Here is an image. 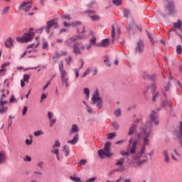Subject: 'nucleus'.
Masks as SVG:
<instances>
[{"mask_svg": "<svg viewBox=\"0 0 182 182\" xmlns=\"http://www.w3.org/2000/svg\"><path fill=\"white\" fill-rule=\"evenodd\" d=\"M159 124V114L156 111H152L149 115L147 122L145 126L140 128V133L137 134V137L139 140H143V146L141 150L134 156V160H139L143 157L146 151V146H149L150 139L149 137L151 136V128L153 126Z\"/></svg>", "mask_w": 182, "mask_h": 182, "instance_id": "nucleus-1", "label": "nucleus"}, {"mask_svg": "<svg viewBox=\"0 0 182 182\" xmlns=\"http://www.w3.org/2000/svg\"><path fill=\"white\" fill-rule=\"evenodd\" d=\"M110 147H112V143L110 141L105 143L104 149H100L97 151L99 157L101 159H105V157H112L113 153L110 151Z\"/></svg>", "mask_w": 182, "mask_h": 182, "instance_id": "nucleus-2", "label": "nucleus"}, {"mask_svg": "<svg viewBox=\"0 0 182 182\" xmlns=\"http://www.w3.org/2000/svg\"><path fill=\"white\" fill-rule=\"evenodd\" d=\"M32 31H33V28H30L29 33H24L21 37H17V42H20L21 43H28V42H32L35 35V33Z\"/></svg>", "mask_w": 182, "mask_h": 182, "instance_id": "nucleus-3", "label": "nucleus"}, {"mask_svg": "<svg viewBox=\"0 0 182 182\" xmlns=\"http://www.w3.org/2000/svg\"><path fill=\"white\" fill-rule=\"evenodd\" d=\"M58 26V21L53 19L47 22V26L46 28L42 27L40 29L37 30V32H38V33H42V31L43 29H46V33H49V32H50L51 28H54V29H56Z\"/></svg>", "mask_w": 182, "mask_h": 182, "instance_id": "nucleus-4", "label": "nucleus"}, {"mask_svg": "<svg viewBox=\"0 0 182 182\" xmlns=\"http://www.w3.org/2000/svg\"><path fill=\"white\" fill-rule=\"evenodd\" d=\"M92 105H96L97 103V109H102V107H103V100H102V97H100L99 91H96L95 93L93 95L92 97Z\"/></svg>", "mask_w": 182, "mask_h": 182, "instance_id": "nucleus-5", "label": "nucleus"}, {"mask_svg": "<svg viewBox=\"0 0 182 182\" xmlns=\"http://www.w3.org/2000/svg\"><path fill=\"white\" fill-rule=\"evenodd\" d=\"M82 39H83L82 36H73V37L67 39L65 41V45H66V46H68V48H72V46L73 47V45H75V43H77V41H82Z\"/></svg>", "mask_w": 182, "mask_h": 182, "instance_id": "nucleus-6", "label": "nucleus"}, {"mask_svg": "<svg viewBox=\"0 0 182 182\" xmlns=\"http://www.w3.org/2000/svg\"><path fill=\"white\" fill-rule=\"evenodd\" d=\"M60 73L62 83L65 85V87H69V84L68 83L69 80V75H68V72H66V70H64L60 71Z\"/></svg>", "mask_w": 182, "mask_h": 182, "instance_id": "nucleus-7", "label": "nucleus"}, {"mask_svg": "<svg viewBox=\"0 0 182 182\" xmlns=\"http://www.w3.org/2000/svg\"><path fill=\"white\" fill-rule=\"evenodd\" d=\"M19 9L25 12H29L32 9V1L23 2L19 6Z\"/></svg>", "mask_w": 182, "mask_h": 182, "instance_id": "nucleus-8", "label": "nucleus"}, {"mask_svg": "<svg viewBox=\"0 0 182 182\" xmlns=\"http://www.w3.org/2000/svg\"><path fill=\"white\" fill-rule=\"evenodd\" d=\"M85 14H87L88 16L91 18L92 21H99V19H100V17L96 15L95 11H85Z\"/></svg>", "mask_w": 182, "mask_h": 182, "instance_id": "nucleus-9", "label": "nucleus"}, {"mask_svg": "<svg viewBox=\"0 0 182 182\" xmlns=\"http://www.w3.org/2000/svg\"><path fill=\"white\" fill-rule=\"evenodd\" d=\"M7 103V101H0V114H5L8 112V107L5 106Z\"/></svg>", "mask_w": 182, "mask_h": 182, "instance_id": "nucleus-10", "label": "nucleus"}, {"mask_svg": "<svg viewBox=\"0 0 182 182\" xmlns=\"http://www.w3.org/2000/svg\"><path fill=\"white\" fill-rule=\"evenodd\" d=\"M80 43H74L73 46V53L75 55H82V47H79L80 46Z\"/></svg>", "mask_w": 182, "mask_h": 182, "instance_id": "nucleus-11", "label": "nucleus"}, {"mask_svg": "<svg viewBox=\"0 0 182 182\" xmlns=\"http://www.w3.org/2000/svg\"><path fill=\"white\" fill-rule=\"evenodd\" d=\"M156 83L152 82L151 86H148L147 89H151V92H153V102H156V99H157V97L159 96L158 93H156Z\"/></svg>", "mask_w": 182, "mask_h": 182, "instance_id": "nucleus-12", "label": "nucleus"}, {"mask_svg": "<svg viewBox=\"0 0 182 182\" xmlns=\"http://www.w3.org/2000/svg\"><path fill=\"white\" fill-rule=\"evenodd\" d=\"M141 139H139V137L137 136L136 134V139L135 141H133L132 146L131 148L128 150L131 154H134L136 153V146H137V143H139V141Z\"/></svg>", "mask_w": 182, "mask_h": 182, "instance_id": "nucleus-13", "label": "nucleus"}, {"mask_svg": "<svg viewBox=\"0 0 182 182\" xmlns=\"http://www.w3.org/2000/svg\"><path fill=\"white\" fill-rule=\"evenodd\" d=\"M144 50V44L143 41H138L136 43V47L135 48V51L136 53H141Z\"/></svg>", "mask_w": 182, "mask_h": 182, "instance_id": "nucleus-14", "label": "nucleus"}, {"mask_svg": "<svg viewBox=\"0 0 182 182\" xmlns=\"http://www.w3.org/2000/svg\"><path fill=\"white\" fill-rule=\"evenodd\" d=\"M97 45L99 48H107V46L110 45V40H109V38H105L101 41V42L98 43Z\"/></svg>", "mask_w": 182, "mask_h": 182, "instance_id": "nucleus-15", "label": "nucleus"}, {"mask_svg": "<svg viewBox=\"0 0 182 182\" xmlns=\"http://www.w3.org/2000/svg\"><path fill=\"white\" fill-rule=\"evenodd\" d=\"M124 164V158H122L117 161V163L115 164V166H118V167H119V168H118L117 171H123V170H124V166H123Z\"/></svg>", "mask_w": 182, "mask_h": 182, "instance_id": "nucleus-16", "label": "nucleus"}, {"mask_svg": "<svg viewBox=\"0 0 182 182\" xmlns=\"http://www.w3.org/2000/svg\"><path fill=\"white\" fill-rule=\"evenodd\" d=\"M4 45L6 48L11 49V48H13L14 46V40L11 38H7L4 43Z\"/></svg>", "mask_w": 182, "mask_h": 182, "instance_id": "nucleus-17", "label": "nucleus"}, {"mask_svg": "<svg viewBox=\"0 0 182 182\" xmlns=\"http://www.w3.org/2000/svg\"><path fill=\"white\" fill-rule=\"evenodd\" d=\"M6 152L0 151V164H4V163H6Z\"/></svg>", "mask_w": 182, "mask_h": 182, "instance_id": "nucleus-18", "label": "nucleus"}, {"mask_svg": "<svg viewBox=\"0 0 182 182\" xmlns=\"http://www.w3.org/2000/svg\"><path fill=\"white\" fill-rule=\"evenodd\" d=\"M77 141H79V134H76L74 137L73 138L72 140H68L67 141V143L68 144H72L73 146H75V144H76V143H77Z\"/></svg>", "mask_w": 182, "mask_h": 182, "instance_id": "nucleus-19", "label": "nucleus"}, {"mask_svg": "<svg viewBox=\"0 0 182 182\" xmlns=\"http://www.w3.org/2000/svg\"><path fill=\"white\" fill-rule=\"evenodd\" d=\"M63 25L65 28H69V26H76L77 25H80V21H75L73 23H68V22L65 21L63 23Z\"/></svg>", "mask_w": 182, "mask_h": 182, "instance_id": "nucleus-20", "label": "nucleus"}, {"mask_svg": "<svg viewBox=\"0 0 182 182\" xmlns=\"http://www.w3.org/2000/svg\"><path fill=\"white\" fill-rule=\"evenodd\" d=\"M7 66H9V63H6L1 65V69L0 70V76H4L5 75V72L6 71Z\"/></svg>", "mask_w": 182, "mask_h": 182, "instance_id": "nucleus-21", "label": "nucleus"}, {"mask_svg": "<svg viewBox=\"0 0 182 182\" xmlns=\"http://www.w3.org/2000/svg\"><path fill=\"white\" fill-rule=\"evenodd\" d=\"M165 163H170V156H168V151L164 150L163 151Z\"/></svg>", "mask_w": 182, "mask_h": 182, "instance_id": "nucleus-22", "label": "nucleus"}, {"mask_svg": "<svg viewBox=\"0 0 182 182\" xmlns=\"http://www.w3.org/2000/svg\"><path fill=\"white\" fill-rule=\"evenodd\" d=\"M144 79H150V80H156V75H149L148 73H144Z\"/></svg>", "mask_w": 182, "mask_h": 182, "instance_id": "nucleus-23", "label": "nucleus"}, {"mask_svg": "<svg viewBox=\"0 0 182 182\" xmlns=\"http://www.w3.org/2000/svg\"><path fill=\"white\" fill-rule=\"evenodd\" d=\"M137 129V126L136 124H133L130 128H129V132H128V136H132L134 132H136Z\"/></svg>", "mask_w": 182, "mask_h": 182, "instance_id": "nucleus-24", "label": "nucleus"}, {"mask_svg": "<svg viewBox=\"0 0 182 182\" xmlns=\"http://www.w3.org/2000/svg\"><path fill=\"white\" fill-rule=\"evenodd\" d=\"M29 139H26V144L27 146H31L32 144V143H33V135L30 134L29 135Z\"/></svg>", "mask_w": 182, "mask_h": 182, "instance_id": "nucleus-25", "label": "nucleus"}, {"mask_svg": "<svg viewBox=\"0 0 182 182\" xmlns=\"http://www.w3.org/2000/svg\"><path fill=\"white\" fill-rule=\"evenodd\" d=\"M70 180H71V181H74V182H82V179L76 176V175L70 176Z\"/></svg>", "mask_w": 182, "mask_h": 182, "instance_id": "nucleus-26", "label": "nucleus"}, {"mask_svg": "<svg viewBox=\"0 0 182 182\" xmlns=\"http://www.w3.org/2000/svg\"><path fill=\"white\" fill-rule=\"evenodd\" d=\"M97 38L96 36H92L90 40V43L92 46H97V43H96Z\"/></svg>", "mask_w": 182, "mask_h": 182, "instance_id": "nucleus-27", "label": "nucleus"}, {"mask_svg": "<svg viewBox=\"0 0 182 182\" xmlns=\"http://www.w3.org/2000/svg\"><path fill=\"white\" fill-rule=\"evenodd\" d=\"M79 132V128L77 127V125L76 124H73L70 134L72 133H78Z\"/></svg>", "mask_w": 182, "mask_h": 182, "instance_id": "nucleus-28", "label": "nucleus"}, {"mask_svg": "<svg viewBox=\"0 0 182 182\" xmlns=\"http://www.w3.org/2000/svg\"><path fill=\"white\" fill-rule=\"evenodd\" d=\"M116 36V29L114 28V26H112V43H114V38Z\"/></svg>", "mask_w": 182, "mask_h": 182, "instance_id": "nucleus-29", "label": "nucleus"}, {"mask_svg": "<svg viewBox=\"0 0 182 182\" xmlns=\"http://www.w3.org/2000/svg\"><path fill=\"white\" fill-rule=\"evenodd\" d=\"M51 153H53V154H55L56 157H57V160L58 161H60V158L59 157V149H54V150L51 151Z\"/></svg>", "mask_w": 182, "mask_h": 182, "instance_id": "nucleus-30", "label": "nucleus"}, {"mask_svg": "<svg viewBox=\"0 0 182 182\" xmlns=\"http://www.w3.org/2000/svg\"><path fill=\"white\" fill-rule=\"evenodd\" d=\"M43 134H45V132L42 130H38L34 132L35 137H39V136H43Z\"/></svg>", "mask_w": 182, "mask_h": 182, "instance_id": "nucleus-31", "label": "nucleus"}, {"mask_svg": "<svg viewBox=\"0 0 182 182\" xmlns=\"http://www.w3.org/2000/svg\"><path fill=\"white\" fill-rule=\"evenodd\" d=\"M116 136H117L116 132H111L107 134V139L108 140H112V139H114Z\"/></svg>", "mask_w": 182, "mask_h": 182, "instance_id": "nucleus-32", "label": "nucleus"}, {"mask_svg": "<svg viewBox=\"0 0 182 182\" xmlns=\"http://www.w3.org/2000/svg\"><path fill=\"white\" fill-rule=\"evenodd\" d=\"M85 49H87V50H90V49H92V45L90 43L86 46H82L81 50H85Z\"/></svg>", "mask_w": 182, "mask_h": 182, "instance_id": "nucleus-33", "label": "nucleus"}, {"mask_svg": "<svg viewBox=\"0 0 182 182\" xmlns=\"http://www.w3.org/2000/svg\"><path fill=\"white\" fill-rule=\"evenodd\" d=\"M63 151H64L66 157H68V156H69L70 152H69V147L68 146H63Z\"/></svg>", "mask_w": 182, "mask_h": 182, "instance_id": "nucleus-34", "label": "nucleus"}, {"mask_svg": "<svg viewBox=\"0 0 182 182\" xmlns=\"http://www.w3.org/2000/svg\"><path fill=\"white\" fill-rule=\"evenodd\" d=\"M84 93L85 95H86V99L87 100V99H89L90 96V90H89V88H85L84 89Z\"/></svg>", "mask_w": 182, "mask_h": 182, "instance_id": "nucleus-35", "label": "nucleus"}, {"mask_svg": "<svg viewBox=\"0 0 182 182\" xmlns=\"http://www.w3.org/2000/svg\"><path fill=\"white\" fill-rule=\"evenodd\" d=\"M162 106L164 107H165L166 106H169V107H171V102L166 100L162 102Z\"/></svg>", "mask_w": 182, "mask_h": 182, "instance_id": "nucleus-36", "label": "nucleus"}, {"mask_svg": "<svg viewBox=\"0 0 182 182\" xmlns=\"http://www.w3.org/2000/svg\"><path fill=\"white\" fill-rule=\"evenodd\" d=\"M147 161V156H146V159H144L142 161H138L136 162V166H143V164H144V163H146Z\"/></svg>", "mask_w": 182, "mask_h": 182, "instance_id": "nucleus-37", "label": "nucleus"}, {"mask_svg": "<svg viewBox=\"0 0 182 182\" xmlns=\"http://www.w3.org/2000/svg\"><path fill=\"white\" fill-rule=\"evenodd\" d=\"M168 6H167V9H173V8H174V2L173 1H167Z\"/></svg>", "mask_w": 182, "mask_h": 182, "instance_id": "nucleus-38", "label": "nucleus"}, {"mask_svg": "<svg viewBox=\"0 0 182 182\" xmlns=\"http://www.w3.org/2000/svg\"><path fill=\"white\" fill-rule=\"evenodd\" d=\"M61 56L60 53L56 51L53 55V59L55 60V59H59Z\"/></svg>", "mask_w": 182, "mask_h": 182, "instance_id": "nucleus-39", "label": "nucleus"}, {"mask_svg": "<svg viewBox=\"0 0 182 182\" xmlns=\"http://www.w3.org/2000/svg\"><path fill=\"white\" fill-rule=\"evenodd\" d=\"M30 76L28 74H25L23 75V82H27V83H29V79H30Z\"/></svg>", "mask_w": 182, "mask_h": 182, "instance_id": "nucleus-40", "label": "nucleus"}, {"mask_svg": "<svg viewBox=\"0 0 182 182\" xmlns=\"http://www.w3.org/2000/svg\"><path fill=\"white\" fill-rule=\"evenodd\" d=\"M114 114L117 117H119L122 114V110L120 109H116L114 112Z\"/></svg>", "mask_w": 182, "mask_h": 182, "instance_id": "nucleus-41", "label": "nucleus"}, {"mask_svg": "<svg viewBox=\"0 0 182 182\" xmlns=\"http://www.w3.org/2000/svg\"><path fill=\"white\" fill-rule=\"evenodd\" d=\"M181 52H182L181 46L178 45V46H176V53H177L178 55H181Z\"/></svg>", "mask_w": 182, "mask_h": 182, "instance_id": "nucleus-42", "label": "nucleus"}, {"mask_svg": "<svg viewBox=\"0 0 182 182\" xmlns=\"http://www.w3.org/2000/svg\"><path fill=\"white\" fill-rule=\"evenodd\" d=\"M112 2L114 5H117V6L122 5V0H112Z\"/></svg>", "mask_w": 182, "mask_h": 182, "instance_id": "nucleus-43", "label": "nucleus"}, {"mask_svg": "<svg viewBox=\"0 0 182 182\" xmlns=\"http://www.w3.org/2000/svg\"><path fill=\"white\" fill-rule=\"evenodd\" d=\"M86 163H87V160L81 159L78 163V166H85V164H86Z\"/></svg>", "mask_w": 182, "mask_h": 182, "instance_id": "nucleus-44", "label": "nucleus"}, {"mask_svg": "<svg viewBox=\"0 0 182 182\" xmlns=\"http://www.w3.org/2000/svg\"><path fill=\"white\" fill-rule=\"evenodd\" d=\"M56 123V119H50V127H53Z\"/></svg>", "mask_w": 182, "mask_h": 182, "instance_id": "nucleus-45", "label": "nucleus"}, {"mask_svg": "<svg viewBox=\"0 0 182 182\" xmlns=\"http://www.w3.org/2000/svg\"><path fill=\"white\" fill-rule=\"evenodd\" d=\"M59 70L60 72H62V70H65L63 69V60H61L59 63Z\"/></svg>", "mask_w": 182, "mask_h": 182, "instance_id": "nucleus-46", "label": "nucleus"}, {"mask_svg": "<svg viewBox=\"0 0 182 182\" xmlns=\"http://www.w3.org/2000/svg\"><path fill=\"white\" fill-rule=\"evenodd\" d=\"M61 18L62 19H67L68 21H70V19H72V17L69 15H63Z\"/></svg>", "mask_w": 182, "mask_h": 182, "instance_id": "nucleus-47", "label": "nucleus"}, {"mask_svg": "<svg viewBox=\"0 0 182 182\" xmlns=\"http://www.w3.org/2000/svg\"><path fill=\"white\" fill-rule=\"evenodd\" d=\"M85 109H87V112L88 113H93V109H92V107H90L89 105H87V107H85Z\"/></svg>", "mask_w": 182, "mask_h": 182, "instance_id": "nucleus-48", "label": "nucleus"}, {"mask_svg": "<svg viewBox=\"0 0 182 182\" xmlns=\"http://www.w3.org/2000/svg\"><path fill=\"white\" fill-rule=\"evenodd\" d=\"M50 85V81H48L47 83L43 87V90H46Z\"/></svg>", "mask_w": 182, "mask_h": 182, "instance_id": "nucleus-49", "label": "nucleus"}, {"mask_svg": "<svg viewBox=\"0 0 182 182\" xmlns=\"http://www.w3.org/2000/svg\"><path fill=\"white\" fill-rule=\"evenodd\" d=\"M27 112H28V107L25 106L23 109L22 116H25Z\"/></svg>", "mask_w": 182, "mask_h": 182, "instance_id": "nucleus-50", "label": "nucleus"}, {"mask_svg": "<svg viewBox=\"0 0 182 182\" xmlns=\"http://www.w3.org/2000/svg\"><path fill=\"white\" fill-rule=\"evenodd\" d=\"M112 126L115 130H119V124L117 123L113 122Z\"/></svg>", "mask_w": 182, "mask_h": 182, "instance_id": "nucleus-51", "label": "nucleus"}, {"mask_svg": "<svg viewBox=\"0 0 182 182\" xmlns=\"http://www.w3.org/2000/svg\"><path fill=\"white\" fill-rule=\"evenodd\" d=\"M48 117L49 120H51L52 119H53V114H52L51 112H48Z\"/></svg>", "mask_w": 182, "mask_h": 182, "instance_id": "nucleus-52", "label": "nucleus"}, {"mask_svg": "<svg viewBox=\"0 0 182 182\" xmlns=\"http://www.w3.org/2000/svg\"><path fill=\"white\" fill-rule=\"evenodd\" d=\"M24 161H32V158H31V156H26L24 159H23Z\"/></svg>", "mask_w": 182, "mask_h": 182, "instance_id": "nucleus-53", "label": "nucleus"}, {"mask_svg": "<svg viewBox=\"0 0 182 182\" xmlns=\"http://www.w3.org/2000/svg\"><path fill=\"white\" fill-rule=\"evenodd\" d=\"M129 153H130L129 151H128L127 152H126L124 151H120V154H122V156H129Z\"/></svg>", "mask_w": 182, "mask_h": 182, "instance_id": "nucleus-54", "label": "nucleus"}, {"mask_svg": "<svg viewBox=\"0 0 182 182\" xmlns=\"http://www.w3.org/2000/svg\"><path fill=\"white\" fill-rule=\"evenodd\" d=\"M90 72V70L87 69L85 72H84L82 77H85L87 76V75H89Z\"/></svg>", "mask_w": 182, "mask_h": 182, "instance_id": "nucleus-55", "label": "nucleus"}, {"mask_svg": "<svg viewBox=\"0 0 182 182\" xmlns=\"http://www.w3.org/2000/svg\"><path fill=\"white\" fill-rule=\"evenodd\" d=\"M38 167H39V168H43V161H40L37 164Z\"/></svg>", "mask_w": 182, "mask_h": 182, "instance_id": "nucleus-56", "label": "nucleus"}, {"mask_svg": "<svg viewBox=\"0 0 182 182\" xmlns=\"http://www.w3.org/2000/svg\"><path fill=\"white\" fill-rule=\"evenodd\" d=\"M55 147H60V142H59V141H55V143L53 145L54 149H55Z\"/></svg>", "mask_w": 182, "mask_h": 182, "instance_id": "nucleus-57", "label": "nucleus"}, {"mask_svg": "<svg viewBox=\"0 0 182 182\" xmlns=\"http://www.w3.org/2000/svg\"><path fill=\"white\" fill-rule=\"evenodd\" d=\"M67 65H70L72 63V56H69L68 59H66Z\"/></svg>", "mask_w": 182, "mask_h": 182, "instance_id": "nucleus-58", "label": "nucleus"}, {"mask_svg": "<svg viewBox=\"0 0 182 182\" xmlns=\"http://www.w3.org/2000/svg\"><path fill=\"white\" fill-rule=\"evenodd\" d=\"M129 15H130V11L127 10V9H125V11H124L125 18H127V16H129Z\"/></svg>", "mask_w": 182, "mask_h": 182, "instance_id": "nucleus-59", "label": "nucleus"}, {"mask_svg": "<svg viewBox=\"0 0 182 182\" xmlns=\"http://www.w3.org/2000/svg\"><path fill=\"white\" fill-rule=\"evenodd\" d=\"M45 99H46V94H43L41 95V103H42V102H43V100H45Z\"/></svg>", "mask_w": 182, "mask_h": 182, "instance_id": "nucleus-60", "label": "nucleus"}, {"mask_svg": "<svg viewBox=\"0 0 182 182\" xmlns=\"http://www.w3.org/2000/svg\"><path fill=\"white\" fill-rule=\"evenodd\" d=\"M105 63H106V65L107 66H111L110 62L109 61V58H106L105 60H104Z\"/></svg>", "mask_w": 182, "mask_h": 182, "instance_id": "nucleus-61", "label": "nucleus"}, {"mask_svg": "<svg viewBox=\"0 0 182 182\" xmlns=\"http://www.w3.org/2000/svg\"><path fill=\"white\" fill-rule=\"evenodd\" d=\"M74 70H75V77L77 78H78L79 77V69L76 68Z\"/></svg>", "mask_w": 182, "mask_h": 182, "instance_id": "nucleus-62", "label": "nucleus"}, {"mask_svg": "<svg viewBox=\"0 0 182 182\" xmlns=\"http://www.w3.org/2000/svg\"><path fill=\"white\" fill-rule=\"evenodd\" d=\"M126 140L125 139H122V140H119L118 141H117L115 144H123V143H125Z\"/></svg>", "mask_w": 182, "mask_h": 182, "instance_id": "nucleus-63", "label": "nucleus"}, {"mask_svg": "<svg viewBox=\"0 0 182 182\" xmlns=\"http://www.w3.org/2000/svg\"><path fill=\"white\" fill-rule=\"evenodd\" d=\"M8 11H9V7H5L3 9L2 14H6L8 12Z\"/></svg>", "mask_w": 182, "mask_h": 182, "instance_id": "nucleus-64", "label": "nucleus"}]
</instances>
